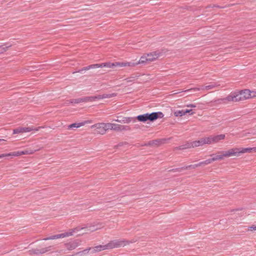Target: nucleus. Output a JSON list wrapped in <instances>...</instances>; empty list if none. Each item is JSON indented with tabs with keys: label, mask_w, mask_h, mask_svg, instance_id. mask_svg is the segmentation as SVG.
<instances>
[{
	"label": "nucleus",
	"mask_w": 256,
	"mask_h": 256,
	"mask_svg": "<svg viewBox=\"0 0 256 256\" xmlns=\"http://www.w3.org/2000/svg\"><path fill=\"white\" fill-rule=\"evenodd\" d=\"M164 115L162 112H152V114H146L139 115L137 116V120L140 122H145L148 120L154 121L158 118H162Z\"/></svg>",
	"instance_id": "obj_6"
},
{
	"label": "nucleus",
	"mask_w": 256,
	"mask_h": 256,
	"mask_svg": "<svg viewBox=\"0 0 256 256\" xmlns=\"http://www.w3.org/2000/svg\"><path fill=\"white\" fill-rule=\"evenodd\" d=\"M34 152V150H26L23 151H17L14 152H10L8 154H0V157H6V156H19L25 154H33Z\"/></svg>",
	"instance_id": "obj_7"
},
{
	"label": "nucleus",
	"mask_w": 256,
	"mask_h": 256,
	"mask_svg": "<svg viewBox=\"0 0 256 256\" xmlns=\"http://www.w3.org/2000/svg\"><path fill=\"white\" fill-rule=\"evenodd\" d=\"M106 67L108 68H115V62H106L102 64V68Z\"/></svg>",
	"instance_id": "obj_16"
},
{
	"label": "nucleus",
	"mask_w": 256,
	"mask_h": 256,
	"mask_svg": "<svg viewBox=\"0 0 256 256\" xmlns=\"http://www.w3.org/2000/svg\"><path fill=\"white\" fill-rule=\"evenodd\" d=\"M256 97V91L246 89L230 93L224 100L226 102H238Z\"/></svg>",
	"instance_id": "obj_2"
},
{
	"label": "nucleus",
	"mask_w": 256,
	"mask_h": 256,
	"mask_svg": "<svg viewBox=\"0 0 256 256\" xmlns=\"http://www.w3.org/2000/svg\"><path fill=\"white\" fill-rule=\"evenodd\" d=\"M207 137L202 138L200 139L195 140L190 143V147L195 148L200 146H202L204 144H208Z\"/></svg>",
	"instance_id": "obj_12"
},
{
	"label": "nucleus",
	"mask_w": 256,
	"mask_h": 256,
	"mask_svg": "<svg viewBox=\"0 0 256 256\" xmlns=\"http://www.w3.org/2000/svg\"><path fill=\"white\" fill-rule=\"evenodd\" d=\"M186 106L188 108H196V106L194 104H187Z\"/></svg>",
	"instance_id": "obj_25"
},
{
	"label": "nucleus",
	"mask_w": 256,
	"mask_h": 256,
	"mask_svg": "<svg viewBox=\"0 0 256 256\" xmlns=\"http://www.w3.org/2000/svg\"><path fill=\"white\" fill-rule=\"evenodd\" d=\"M2 141L4 142L6 140L4 139H0V142H2Z\"/></svg>",
	"instance_id": "obj_28"
},
{
	"label": "nucleus",
	"mask_w": 256,
	"mask_h": 256,
	"mask_svg": "<svg viewBox=\"0 0 256 256\" xmlns=\"http://www.w3.org/2000/svg\"><path fill=\"white\" fill-rule=\"evenodd\" d=\"M133 80H132V78H128L124 80H126L127 82H132Z\"/></svg>",
	"instance_id": "obj_26"
},
{
	"label": "nucleus",
	"mask_w": 256,
	"mask_h": 256,
	"mask_svg": "<svg viewBox=\"0 0 256 256\" xmlns=\"http://www.w3.org/2000/svg\"><path fill=\"white\" fill-rule=\"evenodd\" d=\"M248 230L250 232H254L256 230V225H252V226H250L248 228Z\"/></svg>",
	"instance_id": "obj_24"
},
{
	"label": "nucleus",
	"mask_w": 256,
	"mask_h": 256,
	"mask_svg": "<svg viewBox=\"0 0 256 256\" xmlns=\"http://www.w3.org/2000/svg\"><path fill=\"white\" fill-rule=\"evenodd\" d=\"M174 114L176 117L182 116H185L184 110H176L174 112Z\"/></svg>",
	"instance_id": "obj_18"
},
{
	"label": "nucleus",
	"mask_w": 256,
	"mask_h": 256,
	"mask_svg": "<svg viewBox=\"0 0 256 256\" xmlns=\"http://www.w3.org/2000/svg\"><path fill=\"white\" fill-rule=\"evenodd\" d=\"M136 66L134 62H115V68L116 67H134Z\"/></svg>",
	"instance_id": "obj_13"
},
{
	"label": "nucleus",
	"mask_w": 256,
	"mask_h": 256,
	"mask_svg": "<svg viewBox=\"0 0 256 256\" xmlns=\"http://www.w3.org/2000/svg\"><path fill=\"white\" fill-rule=\"evenodd\" d=\"M97 228H95L94 226L88 227H76L73 229L70 230L67 232L62 233L60 234H56L50 237L45 238V240H56L58 238H64L70 236H73L74 234H78V235L83 234H87L92 232L95 231Z\"/></svg>",
	"instance_id": "obj_3"
},
{
	"label": "nucleus",
	"mask_w": 256,
	"mask_h": 256,
	"mask_svg": "<svg viewBox=\"0 0 256 256\" xmlns=\"http://www.w3.org/2000/svg\"><path fill=\"white\" fill-rule=\"evenodd\" d=\"M132 241L127 240H114L110 241L106 244H100L92 248H88L84 250L80 254V255H84L87 254L88 252L92 250L93 253L99 252L106 250H111L115 248H118L120 247H124L126 246L129 245L132 243Z\"/></svg>",
	"instance_id": "obj_1"
},
{
	"label": "nucleus",
	"mask_w": 256,
	"mask_h": 256,
	"mask_svg": "<svg viewBox=\"0 0 256 256\" xmlns=\"http://www.w3.org/2000/svg\"><path fill=\"white\" fill-rule=\"evenodd\" d=\"M114 96V94H109V95H107L106 96L105 98H111L112 96Z\"/></svg>",
	"instance_id": "obj_27"
},
{
	"label": "nucleus",
	"mask_w": 256,
	"mask_h": 256,
	"mask_svg": "<svg viewBox=\"0 0 256 256\" xmlns=\"http://www.w3.org/2000/svg\"><path fill=\"white\" fill-rule=\"evenodd\" d=\"M112 130L116 132H120L126 130L128 126L116 124H112Z\"/></svg>",
	"instance_id": "obj_14"
},
{
	"label": "nucleus",
	"mask_w": 256,
	"mask_h": 256,
	"mask_svg": "<svg viewBox=\"0 0 256 256\" xmlns=\"http://www.w3.org/2000/svg\"><path fill=\"white\" fill-rule=\"evenodd\" d=\"M102 68V64H92L90 66H89L86 68H84V70H88L90 68Z\"/></svg>",
	"instance_id": "obj_17"
},
{
	"label": "nucleus",
	"mask_w": 256,
	"mask_h": 256,
	"mask_svg": "<svg viewBox=\"0 0 256 256\" xmlns=\"http://www.w3.org/2000/svg\"><path fill=\"white\" fill-rule=\"evenodd\" d=\"M184 114L186 115V114L188 113H189L190 114V115H192L194 114V112L192 111V110H188V109H186V110H184Z\"/></svg>",
	"instance_id": "obj_23"
},
{
	"label": "nucleus",
	"mask_w": 256,
	"mask_h": 256,
	"mask_svg": "<svg viewBox=\"0 0 256 256\" xmlns=\"http://www.w3.org/2000/svg\"><path fill=\"white\" fill-rule=\"evenodd\" d=\"M41 128H44L42 126H39L37 128H34L32 126L29 127H18L13 130L14 134H18L22 133H26L30 132L32 131L37 132Z\"/></svg>",
	"instance_id": "obj_8"
},
{
	"label": "nucleus",
	"mask_w": 256,
	"mask_h": 256,
	"mask_svg": "<svg viewBox=\"0 0 256 256\" xmlns=\"http://www.w3.org/2000/svg\"><path fill=\"white\" fill-rule=\"evenodd\" d=\"M79 246V243L76 242H72L70 244H68V248L70 250H72L76 248Z\"/></svg>",
	"instance_id": "obj_15"
},
{
	"label": "nucleus",
	"mask_w": 256,
	"mask_h": 256,
	"mask_svg": "<svg viewBox=\"0 0 256 256\" xmlns=\"http://www.w3.org/2000/svg\"><path fill=\"white\" fill-rule=\"evenodd\" d=\"M112 123H104V129L106 132L108 130H112Z\"/></svg>",
	"instance_id": "obj_20"
},
{
	"label": "nucleus",
	"mask_w": 256,
	"mask_h": 256,
	"mask_svg": "<svg viewBox=\"0 0 256 256\" xmlns=\"http://www.w3.org/2000/svg\"><path fill=\"white\" fill-rule=\"evenodd\" d=\"M225 134H220L216 136H210L207 137L208 144L217 143L225 138Z\"/></svg>",
	"instance_id": "obj_9"
},
{
	"label": "nucleus",
	"mask_w": 256,
	"mask_h": 256,
	"mask_svg": "<svg viewBox=\"0 0 256 256\" xmlns=\"http://www.w3.org/2000/svg\"><path fill=\"white\" fill-rule=\"evenodd\" d=\"M84 124H82V123H78V124H70L69 126V128H80L82 126H84Z\"/></svg>",
	"instance_id": "obj_21"
},
{
	"label": "nucleus",
	"mask_w": 256,
	"mask_h": 256,
	"mask_svg": "<svg viewBox=\"0 0 256 256\" xmlns=\"http://www.w3.org/2000/svg\"><path fill=\"white\" fill-rule=\"evenodd\" d=\"M224 152L223 151L222 152H220L218 153V154H216L212 158H210V159H208V160H206V161L201 162L199 165H200V164H205V165L206 164H210L212 162H214V161H216V160H222L224 158H225L224 156Z\"/></svg>",
	"instance_id": "obj_10"
},
{
	"label": "nucleus",
	"mask_w": 256,
	"mask_h": 256,
	"mask_svg": "<svg viewBox=\"0 0 256 256\" xmlns=\"http://www.w3.org/2000/svg\"><path fill=\"white\" fill-rule=\"evenodd\" d=\"M214 87H215V86L214 84H210V85L206 86H204L202 88V90H209L212 89Z\"/></svg>",
	"instance_id": "obj_22"
},
{
	"label": "nucleus",
	"mask_w": 256,
	"mask_h": 256,
	"mask_svg": "<svg viewBox=\"0 0 256 256\" xmlns=\"http://www.w3.org/2000/svg\"><path fill=\"white\" fill-rule=\"evenodd\" d=\"M0 158H2V157H0Z\"/></svg>",
	"instance_id": "obj_29"
},
{
	"label": "nucleus",
	"mask_w": 256,
	"mask_h": 256,
	"mask_svg": "<svg viewBox=\"0 0 256 256\" xmlns=\"http://www.w3.org/2000/svg\"><path fill=\"white\" fill-rule=\"evenodd\" d=\"M160 56V54L157 52H153L144 54L141 56L138 61L136 62V65L146 64L157 60Z\"/></svg>",
	"instance_id": "obj_5"
},
{
	"label": "nucleus",
	"mask_w": 256,
	"mask_h": 256,
	"mask_svg": "<svg viewBox=\"0 0 256 256\" xmlns=\"http://www.w3.org/2000/svg\"><path fill=\"white\" fill-rule=\"evenodd\" d=\"M10 46H6L5 45H0V54L7 51Z\"/></svg>",
	"instance_id": "obj_19"
},
{
	"label": "nucleus",
	"mask_w": 256,
	"mask_h": 256,
	"mask_svg": "<svg viewBox=\"0 0 256 256\" xmlns=\"http://www.w3.org/2000/svg\"><path fill=\"white\" fill-rule=\"evenodd\" d=\"M103 125L104 122L98 123L92 126L90 128H95V131L96 134L103 135L106 133L104 127Z\"/></svg>",
	"instance_id": "obj_11"
},
{
	"label": "nucleus",
	"mask_w": 256,
	"mask_h": 256,
	"mask_svg": "<svg viewBox=\"0 0 256 256\" xmlns=\"http://www.w3.org/2000/svg\"><path fill=\"white\" fill-rule=\"evenodd\" d=\"M225 158L240 156L245 153L256 152V147L254 148H234L226 151H223Z\"/></svg>",
	"instance_id": "obj_4"
}]
</instances>
